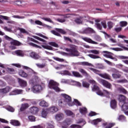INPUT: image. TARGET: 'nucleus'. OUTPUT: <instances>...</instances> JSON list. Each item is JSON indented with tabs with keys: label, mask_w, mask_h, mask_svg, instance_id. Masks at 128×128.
<instances>
[{
	"label": "nucleus",
	"mask_w": 128,
	"mask_h": 128,
	"mask_svg": "<svg viewBox=\"0 0 128 128\" xmlns=\"http://www.w3.org/2000/svg\"><path fill=\"white\" fill-rule=\"evenodd\" d=\"M33 38H36V40H40V42H41L34 38L31 39L32 42H36V44H42V47L43 48H45L46 50H52V46L46 45L48 44V42H46V40L38 36H33Z\"/></svg>",
	"instance_id": "f257e3e1"
},
{
	"label": "nucleus",
	"mask_w": 128,
	"mask_h": 128,
	"mask_svg": "<svg viewBox=\"0 0 128 128\" xmlns=\"http://www.w3.org/2000/svg\"><path fill=\"white\" fill-rule=\"evenodd\" d=\"M65 50L68 52H64V56H78L80 54V52L78 51V49L76 46H70V48H66Z\"/></svg>",
	"instance_id": "f03ea898"
},
{
	"label": "nucleus",
	"mask_w": 128,
	"mask_h": 128,
	"mask_svg": "<svg viewBox=\"0 0 128 128\" xmlns=\"http://www.w3.org/2000/svg\"><path fill=\"white\" fill-rule=\"evenodd\" d=\"M63 99L66 102V104L69 106H74V103L72 101V97L66 94H62Z\"/></svg>",
	"instance_id": "7ed1b4c3"
},
{
	"label": "nucleus",
	"mask_w": 128,
	"mask_h": 128,
	"mask_svg": "<svg viewBox=\"0 0 128 128\" xmlns=\"http://www.w3.org/2000/svg\"><path fill=\"white\" fill-rule=\"evenodd\" d=\"M48 86L50 88H52L56 92H60V89L58 88V84L54 80H50L49 82Z\"/></svg>",
	"instance_id": "20e7f679"
},
{
	"label": "nucleus",
	"mask_w": 128,
	"mask_h": 128,
	"mask_svg": "<svg viewBox=\"0 0 128 128\" xmlns=\"http://www.w3.org/2000/svg\"><path fill=\"white\" fill-rule=\"evenodd\" d=\"M89 54H88V56L90 58H93L96 60V58H100V57L98 56H96V54H100V51L96 50H90L88 51Z\"/></svg>",
	"instance_id": "39448f33"
},
{
	"label": "nucleus",
	"mask_w": 128,
	"mask_h": 128,
	"mask_svg": "<svg viewBox=\"0 0 128 128\" xmlns=\"http://www.w3.org/2000/svg\"><path fill=\"white\" fill-rule=\"evenodd\" d=\"M72 124V120L70 118H66L62 122L58 123V126H61L62 128H68V126Z\"/></svg>",
	"instance_id": "423d86ee"
},
{
	"label": "nucleus",
	"mask_w": 128,
	"mask_h": 128,
	"mask_svg": "<svg viewBox=\"0 0 128 128\" xmlns=\"http://www.w3.org/2000/svg\"><path fill=\"white\" fill-rule=\"evenodd\" d=\"M102 54H103L104 56H105V58H110L111 60H114V62L118 61V59L114 56V54L108 52V51H103L102 52Z\"/></svg>",
	"instance_id": "0eeeda50"
},
{
	"label": "nucleus",
	"mask_w": 128,
	"mask_h": 128,
	"mask_svg": "<svg viewBox=\"0 0 128 128\" xmlns=\"http://www.w3.org/2000/svg\"><path fill=\"white\" fill-rule=\"evenodd\" d=\"M99 82H100V84H102L104 86H105V88H109L110 90L112 88V84L104 79H100Z\"/></svg>",
	"instance_id": "6e6552de"
},
{
	"label": "nucleus",
	"mask_w": 128,
	"mask_h": 128,
	"mask_svg": "<svg viewBox=\"0 0 128 128\" xmlns=\"http://www.w3.org/2000/svg\"><path fill=\"white\" fill-rule=\"evenodd\" d=\"M118 100L119 102V106H120L122 102L123 104L128 101V98L126 96L122 94H120L118 98Z\"/></svg>",
	"instance_id": "1a4fd4ad"
},
{
	"label": "nucleus",
	"mask_w": 128,
	"mask_h": 128,
	"mask_svg": "<svg viewBox=\"0 0 128 128\" xmlns=\"http://www.w3.org/2000/svg\"><path fill=\"white\" fill-rule=\"evenodd\" d=\"M42 90V87L40 84L34 85L32 88V90L34 93L40 92Z\"/></svg>",
	"instance_id": "9d476101"
},
{
	"label": "nucleus",
	"mask_w": 128,
	"mask_h": 128,
	"mask_svg": "<svg viewBox=\"0 0 128 128\" xmlns=\"http://www.w3.org/2000/svg\"><path fill=\"white\" fill-rule=\"evenodd\" d=\"M92 92H97L96 94H98V96H104V93L100 90V88H98L96 84L93 85V87H92Z\"/></svg>",
	"instance_id": "9b49d317"
},
{
	"label": "nucleus",
	"mask_w": 128,
	"mask_h": 128,
	"mask_svg": "<svg viewBox=\"0 0 128 128\" xmlns=\"http://www.w3.org/2000/svg\"><path fill=\"white\" fill-rule=\"evenodd\" d=\"M10 44H12L10 46L12 50H16V46H20L22 43L16 40H12V42H10Z\"/></svg>",
	"instance_id": "f8f14e48"
},
{
	"label": "nucleus",
	"mask_w": 128,
	"mask_h": 128,
	"mask_svg": "<svg viewBox=\"0 0 128 128\" xmlns=\"http://www.w3.org/2000/svg\"><path fill=\"white\" fill-rule=\"evenodd\" d=\"M30 56L32 58H34V60H40V56L38 53L36 52H32L29 54Z\"/></svg>",
	"instance_id": "ddd939ff"
},
{
	"label": "nucleus",
	"mask_w": 128,
	"mask_h": 128,
	"mask_svg": "<svg viewBox=\"0 0 128 128\" xmlns=\"http://www.w3.org/2000/svg\"><path fill=\"white\" fill-rule=\"evenodd\" d=\"M18 82L20 86H21L22 88H26V86H28V83L26 82V81L22 79L18 78Z\"/></svg>",
	"instance_id": "4468645a"
},
{
	"label": "nucleus",
	"mask_w": 128,
	"mask_h": 128,
	"mask_svg": "<svg viewBox=\"0 0 128 128\" xmlns=\"http://www.w3.org/2000/svg\"><path fill=\"white\" fill-rule=\"evenodd\" d=\"M82 40H84V42H88L89 44H98V42L92 40L88 37L82 38Z\"/></svg>",
	"instance_id": "2eb2a0df"
},
{
	"label": "nucleus",
	"mask_w": 128,
	"mask_h": 128,
	"mask_svg": "<svg viewBox=\"0 0 128 128\" xmlns=\"http://www.w3.org/2000/svg\"><path fill=\"white\" fill-rule=\"evenodd\" d=\"M64 114H62V113H58V114H57L55 116V119L58 122H60V120H64Z\"/></svg>",
	"instance_id": "dca6fc26"
},
{
	"label": "nucleus",
	"mask_w": 128,
	"mask_h": 128,
	"mask_svg": "<svg viewBox=\"0 0 128 128\" xmlns=\"http://www.w3.org/2000/svg\"><path fill=\"white\" fill-rule=\"evenodd\" d=\"M123 112H126V110H128V101L124 102L123 104H121L120 106Z\"/></svg>",
	"instance_id": "f3484780"
},
{
	"label": "nucleus",
	"mask_w": 128,
	"mask_h": 128,
	"mask_svg": "<svg viewBox=\"0 0 128 128\" xmlns=\"http://www.w3.org/2000/svg\"><path fill=\"white\" fill-rule=\"evenodd\" d=\"M23 68H24V70H26L29 74H36V72L34 71V70H32V69L30 68L29 67H28L26 66H23Z\"/></svg>",
	"instance_id": "a211bd4d"
},
{
	"label": "nucleus",
	"mask_w": 128,
	"mask_h": 128,
	"mask_svg": "<svg viewBox=\"0 0 128 128\" xmlns=\"http://www.w3.org/2000/svg\"><path fill=\"white\" fill-rule=\"evenodd\" d=\"M48 112H53L54 114V112H58V108L55 106H52L48 108Z\"/></svg>",
	"instance_id": "6ab92c4d"
},
{
	"label": "nucleus",
	"mask_w": 128,
	"mask_h": 128,
	"mask_svg": "<svg viewBox=\"0 0 128 128\" xmlns=\"http://www.w3.org/2000/svg\"><path fill=\"white\" fill-rule=\"evenodd\" d=\"M22 92H24V90H22L16 89L12 92V96H16V94H22Z\"/></svg>",
	"instance_id": "aec40b11"
},
{
	"label": "nucleus",
	"mask_w": 128,
	"mask_h": 128,
	"mask_svg": "<svg viewBox=\"0 0 128 128\" xmlns=\"http://www.w3.org/2000/svg\"><path fill=\"white\" fill-rule=\"evenodd\" d=\"M98 74L102 78H105L106 80H110V76L108 74V73L99 74Z\"/></svg>",
	"instance_id": "412c9836"
},
{
	"label": "nucleus",
	"mask_w": 128,
	"mask_h": 128,
	"mask_svg": "<svg viewBox=\"0 0 128 128\" xmlns=\"http://www.w3.org/2000/svg\"><path fill=\"white\" fill-rule=\"evenodd\" d=\"M10 124L14 126H20V122L18 120H11Z\"/></svg>",
	"instance_id": "4be33fe9"
},
{
	"label": "nucleus",
	"mask_w": 128,
	"mask_h": 128,
	"mask_svg": "<svg viewBox=\"0 0 128 128\" xmlns=\"http://www.w3.org/2000/svg\"><path fill=\"white\" fill-rule=\"evenodd\" d=\"M66 104H67L66 102L63 98L58 100V106H61V108H64Z\"/></svg>",
	"instance_id": "5701e85b"
},
{
	"label": "nucleus",
	"mask_w": 128,
	"mask_h": 128,
	"mask_svg": "<svg viewBox=\"0 0 128 128\" xmlns=\"http://www.w3.org/2000/svg\"><path fill=\"white\" fill-rule=\"evenodd\" d=\"M10 87L6 86L4 88L0 89V94H6L8 92H10Z\"/></svg>",
	"instance_id": "b1692460"
},
{
	"label": "nucleus",
	"mask_w": 128,
	"mask_h": 128,
	"mask_svg": "<svg viewBox=\"0 0 128 128\" xmlns=\"http://www.w3.org/2000/svg\"><path fill=\"white\" fill-rule=\"evenodd\" d=\"M40 106H42L43 108H48V103L45 100H42L39 103Z\"/></svg>",
	"instance_id": "393cba45"
},
{
	"label": "nucleus",
	"mask_w": 128,
	"mask_h": 128,
	"mask_svg": "<svg viewBox=\"0 0 128 128\" xmlns=\"http://www.w3.org/2000/svg\"><path fill=\"white\" fill-rule=\"evenodd\" d=\"M94 32V30L92 28H88L84 30V34H92Z\"/></svg>",
	"instance_id": "a878e982"
},
{
	"label": "nucleus",
	"mask_w": 128,
	"mask_h": 128,
	"mask_svg": "<svg viewBox=\"0 0 128 128\" xmlns=\"http://www.w3.org/2000/svg\"><path fill=\"white\" fill-rule=\"evenodd\" d=\"M119 92H123V94H128V91L124 89V88H122V86H119L117 88Z\"/></svg>",
	"instance_id": "bb28decb"
},
{
	"label": "nucleus",
	"mask_w": 128,
	"mask_h": 128,
	"mask_svg": "<svg viewBox=\"0 0 128 128\" xmlns=\"http://www.w3.org/2000/svg\"><path fill=\"white\" fill-rule=\"evenodd\" d=\"M65 114L66 116H72V118H74V112H72L70 110H65Z\"/></svg>",
	"instance_id": "cd10ccee"
},
{
	"label": "nucleus",
	"mask_w": 128,
	"mask_h": 128,
	"mask_svg": "<svg viewBox=\"0 0 128 128\" xmlns=\"http://www.w3.org/2000/svg\"><path fill=\"white\" fill-rule=\"evenodd\" d=\"M15 54H16V56H24V51L22 50H16Z\"/></svg>",
	"instance_id": "c85d7f7f"
},
{
	"label": "nucleus",
	"mask_w": 128,
	"mask_h": 128,
	"mask_svg": "<svg viewBox=\"0 0 128 128\" xmlns=\"http://www.w3.org/2000/svg\"><path fill=\"white\" fill-rule=\"evenodd\" d=\"M29 106H30V105H28V104H22V106L20 108V111L24 112V110H26V108H28Z\"/></svg>",
	"instance_id": "c756f323"
},
{
	"label": "nucleus",
	"mask_w": 128,
	"mask_h": 128,
	"mask_svg": "<svg viewBox=\"0 0 128 128\" xmlns=\"http://www.w3.org/2000/svg\"><path fill=\"white\" fill-rule=\"evenodd\" d=\"M48 110L46 109H43L42 112V118H46L48 114Z\"/></svg>",
	"instance_id": "7c9ffc66"
},
{
	"label": "nucleus",
	"mask_w": 128,
	"mask_h": 128,
	"mask_svg": "<svg viewBox=\"0 0 128 128\" xmlns=\"http://www.w3.org/2000/svg\"><path fill=\"white\" fill-rule=\"evenodd\" d=\"M79 72L86 78H88L90 76V75L86 72V70L82 68L79 69Z\"/></svg>",
	"instance_id": "2f4dec72"
},
{
	"label": "nucleus",
	"mask_w": 128,
	"mask_h": 128,
	"mask_svg": "<svg viewBox=\"0 0 128 128\" xmlns=\"http://www.w3.org/2000/svg\"><path fill=\"white\" fill-rule=\"evenodd\" d=\"M110 106L112 108L114 109L116 108V100H112L110 102Z\"/></svg>",
	"instance_id": "473e14b6"
},
{
	"label": "nucleus",
	"mask_w": 128,
	"mask_h": 128,
	"mask_svg": "<svg viewBox=\"0 0 128 128\" xmlns=\"http://www.w3.org/2000/svg\"><path fill=\"white\" fill-rule=\"evenodd\" d=\"M30 112L32 114H36L38 112V108L36 106L31 107L30 108Z\"/></svg>",
	"instance_id": "72a5a7b5"
},
{
	"label": "nucleus",
	"mask_w": 128,
	"mask_h": 128,
	"mask_svg": "<svg viewBox=\"0 0 128 128\" xmlns=\"http://www.w3.org/2000/svg\"><path fill=\"white\" fill-rule=\"evenodd\" d=\"M72 74L74 76H76V78H82V75L78 72L72 71Z\"/></svg>",
	"instance_id": "f704fd0d"
},
{
	"label": "nucleus",
	"mask_w": 128,
	"mask_h": 128,
	"mask_svg": "<svg viewBox=\"0 0 128 128\" xmlns=\"http://www.w3.org/2000/svg\"><path fill=\"white\" fill-rule=\"evenodd\" d=\"M19 75L22 78H26L28 76V74L22 70L19 71Z\"/></svg>",
	"instance_id": "c9c22d12"
},
{
	"label": "nucleus",
	"mask_w": 128,
	"mask_h": 128,
	"mask_svg": "<svg viewBox=\"0 0 128 128\" xmlns=\"http://www.w3.org/2000/svg\"><path fill=\"white\" fill-rule=\"evenodd\" d=\"M95 22H97L96 24L97 28H98V30H102V25L100 23H98L100 22V20H95Z\"/></svg>",
	"instance_id": "e433bc0d"
},
{
	"label": "nucleus",
	"mask_w": 128,
	"mask_h": 128,
	"mask_svg": "<svg viewBox=\"0 0 128 128\" xmlns=\"http://www.w3.org/2000/svg\"><path fill=\"white\" fill-rule=\"evenodd\" d=\"M118 72H119L112 74L113 78H120L122 76V75Z\"/></svg>",
	"instance_id": "4c0bfd02"
},
{
	"label": "nucleus",
	"mask_w": 128,
	"mask_h": 128,
	"mask_svg": "<svg viewBox=\"0 0 128 128\" xmlns=\"http://www.w3.org/2000/svg\"><path fill=\"white\" fill-rule=\"evenodd\" d=\"M104 94L106 96L107 98H110L112 96V92H110L106 90H104Z\"/></svg>",
	"instance_id": "58836bf2"
},
{
	"label": "nucleus",
	"mask_w": 128,
	"mask_h": 128,
	"mask_svg": "<svg viewBox=\"0 0 128 128\" xmlns=\"http://www.w3.org/2000/svg\"><path fill=\"white\" fill-rule=\"evenodd\" d=\"M48 44H49V46H54V48H58V44L55 42H49L48 44H47L46 46H48Z\"/></svg>",
	"instance_id": "ea45409f"
},
{
	"label": "nucleus",
	"mask_w": 128,
	"mask_h": 128,
	"mask_svg": "<svg viewBox=\"0 0 128 128\" xmlns=\"http://www.w3.org/2000/svg\"><path fill=\"white\" fill-rule=\"evenodd\" d=\"M79 110L82 114H86V108H80Z\"/></svg>",
	"instance_id": "a19ab883"
},
{
	"label": "nucleus",
	"mask_w": 128,
	"mask_h": 128,
	"mask_svg": "<svg viewBox=\"0 0 128 128\" xmlns=\"http://www.w3.org/2000/svg\"><path fill=\"white\" fill-rule=\"evenodd\" d=\"M55 30L57 32H58L62 34H66V32L62 28H56Z\"/></svg>",
	"instance_id": "79ce46f5"
},
{
	"label": "nucleus",
	"mask_w": 128,
	"mask_h": 128,
	"mask_svg": "<svg viewBox=\"0 0 128 128\" xmlns=\"http://www.w3.org/2000/svg\"><path fill=\"white\" fill-rule=\"evenodd\" d=\"M117 82H118V84H126L128 82V81L126 79H122L117 80Z\"/></svg>",
	"instance_id": "37998d69"
},
{
	"label": "nucleus",
	"mask_w": 128,
	"mask_h": 128,
	"mask_svg": "<svg viewBox=\"0 0 128 128\" xmlns=\"http://www.w3.org/2000/svg\"><path fill=\"white\" fill-rule=\"evenodd\" d=\"M102 122V119L100 118H97L96 120H94L92 121V122L94 124V126H96V124H98V122Z\"/></svg>",
	"instance_id": "c03bdc74"
},
{
	"label": "nucleus",
	"mask_w": 128,
	"mask_h": 128,
	"mask_svg": "<svg viewBox=\"0 0 128 128\" xmlns=\"http://www.w3.org/2000/svg\"><path fill=\"white\" fill-rule=\"evenodd\" d=\"M42 20H45L46 22H50L51 24H54V22L50 18H42Z\"/></svg>",
	"instance_id": "a18cd8bd"
},
{
	"label": "nucleus",
	"mask_w": 128,
	"mask_h": 128,
	"mask_svg": "<svg viewBox=\"0 0 128 128\" xmlns=\"http://www.w3.org/2000/svg\"><path fill=\"white\" fill-rule=\"evenodd\" d=\"M74 104H76L77 106H82V103L80 102L78 100H74Z\"/></svg>",
	"instance_id": "49530a36"
},
{
	"label": "nucleus",
	"mask_w": 128,
	"mask_h": 128,
	"mask_svg": "<svg viewBox=\"0 0 128 128\" xmlns=\"http://www.w3.org/2000/svg\"><path fill=\"white\" fill-rule=\"evenodd\" d=\"M120 26L122 28L124 26H128V22L126 21H122L120 22Z\"/></svg>",
	"instance_id": "de8ad7c7"
},
{
	"label": "nucleus",
	"mask_w": 128,
	"mask_h": 128,
	"mask_svg": "<svg viewBox=\"0 0 128 128\" xmlns=\"http://www.w3.org/2000/svg\"><path fill=\"white\" fill-rule=\"evenodd\" d=\"M80 64L82 66H92V64L86 62H81Z\"/></svg>",
	"instance_id": "09e8293b"
},
{
	"label": "nucleus",
	"mask_w": 128,
	"mask_h": 128,
	"mask_svg": "<svg viewBox=\"0 0 128 128\" xmlns=\"http://www.w3.org/2000/svg\"><path fill=\"white\" fill-rule=\"evenodd\" d=\"M108 26L109 30H111L114 26V23H112V22H108Z\"/></svg>",
	"instance_id": "8fccbe9b"
},
{
	"label": "nucleus",
	"mask_w": 128,
	"mask_h": 128,
	"mask_svg": "<svg viewBox=\"0 0 128 128\" xmlns=\"http://www.w3.org/2000/svg\"><path fill=\"white\" fill-rule=\"evenodd\" d=\"M75 22L80 24H82V18H77L74 20Z\"/></svg>",
	"instance_id": "3c124183"
},
{
	"label": "nucleus",
	"mask_w": 128,
	"mask_h": 128,
	"mask_svg": "<svg viewBox=\"0 0 128 128\" xmlns=\"http://www.w3.org/2000/svg\"><path fill=\"white\" fill-rule=\"evenodd\" d=\"M30 46H34V48H42V47L40 46H38L36 45L35 44H34L32 42H30L29 43Z\"/></svg>",
	"instance_id": "603ef678"
},
{
	"label": "nucleus",
	"mask_w": 128,
	"mask_h": 128,
	"mask_svg": "<svg viewBox=\"0 0 128 128\" xmlns=\"http://www.w3.org/2000/svg\"><path fill=\"white\" fill-rule=\"evenodd\" d=\"M62 74L63 76H72V74L69 72V71L66 70H63V73Z\"/></svg>",
	"instance_id": "864d4df0"
},
{
	"label": "nucleus",
	"mask_w": 128,
	"mask_h": 128,
	"mask_svg": "<svg viewBox=\"0 0 128 128\" xmlns=\"http://www.w3.org/2000/svg\"><path fill=\"white\" fill-rule=\"evenodd\" d=\"M30 84H36V76L34 77V78L30 80Z\"/></svg>",
	"instance_id": "5fc2aeb1"
},
{
	"label": "nucleus",
	"mask_w": 128,
	"mask_h": 128,
	"mask_svg": "<svg viewBox=\"0 0 128 128\" xmlns=\"http://www.w3.org/2000/svg\"><path fill=\"white\" fill-rule=\"evenodd\" d=\"M12 18H19V19H22V20L24 18V16H20L18 15H14L12 16Z\"/></svg>",
	"instance_id": "6e6d98bb"
},
{
	"label": "nucleus",
	"mask_w": 128,
	"mask_h": 128,
	"mask_svg": "<svg viewBox=\"0 0 128 128\" xmlns=\"http://www.w3.org/2000/svg\"><path fill=\"white\" fill-rule=\"evenodd\" d=\"M28 118V120L30 122H34L36 120V117H34V116H30Z\"/></svg>",
	"instance_id": "4d7b16f0"
},
{
	"label": "nucleus",
	"mask_w": 128,
	"mask_h": 128,
	"mask_svg": "<svg viewBox=\"0 0 128 128\" xmlns=\"http://www.w3.org/2000/svg\"><path fill=\"white\" fill-rule=\"evenodd\" d=\"M71 128H82V126L78 124H72L70 126Z\"/></svg>",
	"instance_id": "13d9d810"
},
{
	"label": "nucleus",
	"mask_w": 128,
	"mask_h": 128,
	"mask_svg": "<svg viewBox=\"0 0 128 128\" xmlns=\"http://www.w3.org/2000/svg\"><path fill=\"white\" fill-rule=\"evenodd\" d=\"M52 34H54L55 36H60V33L56 32V31L53 30L51 31Z\"/></svg>",
	"instance_id": "bf43d9fd"
},
{
	"label": "nucleus",
	"mask_w": 128,
	"mask_h": 128,
	"mask_svg": "<svg viewBox=\"0 0 128 128\" xmlns=\"http://www.w3.org/2000/svg\"><path fill=\"white\" fill-rule=\"evenodd\" d=\"M102 26L104 28H108V26H106V21H102L101 22Z\"/></svg>",
	"instance_id": "052dcab7"
},
{
	"label": "nucleus",
	"mask_w": 128,
	"mask_h": 128,
	"mask_svg": "<svg viewBox=\"0 0 128 128\" xmlns=\"http://www.w3.org/2000/svg\"><path fill=\"white\" fill-rule=\"evenodd\" d=\"M110 50H115V52H120L122 50L120 48H110Z\"/></svg>",
	"instance_id": "680f3d73"
},
{
	"label": "nucleus",
	"mask_w": 128,
	"mask_h": 128,
	"mask_svg": "<svg viewBox=\"0 0 128 128\" xmlns=\"http://www.w3.org/2000/svg\"><path fill=\"white\" fill-rule=\"evenodd\" d=\"M118 120H124L126 117L124 115L120 116L118 118Z\"/></svg>",
	"instance_id": "e2e57ef3"
},
{
	"label": "nucleus",
	"mask_w": 128,
	"mask_h": 128,
	"mask_svg": "<svg viewBox=\"0 0 128 128\" xmlns=\"http://www.w3.org/2000/svg\"><path fill=\"white\" fill-rule=\"evenodd\" d=\"M0 18H2V20H10V17L8 16H4L2 15H0Z\"/></svg>",
	"instance_id": "0e129e2a"
},
{
	"label": "nucleus",
	"mask_w": 128,
	"mask_h": 128,
	"mask_svg": "<svg viewBox=\"0 0 128 128\" xmlns=\"http://www.w3.org/2000/svg\"><path fill=\"white\" fill-rule=\"evenodd\" d=\"M82 86L84 88H88L90 86V84L86 82H82Z\"/></svg>",
	"instance_id": "69168bd1"
},
{
	"label": "nucleus",
	"mask_w": 128,
	"mask_h": 128,
	"mask_svg": "<svg viewBox=\"0 0 128 128\" xmlns=\"http://www.w3.org/2000/svg\"><path fill=\"white\" fill-rule=\"evenodd\" d=\"M48 126H47V128H54V123L52 124L50 123L48 124Z\"/></svg>",
	"instance_id": "338daca9"
},
{
	"label": "nucleus",
	"mask_w": 128,
	"mask_h": 128,
	"mask_svg": "<svg viewBox=\"0 0 128 128\" xmlns=\"http://www.w3.org/2000/svg\"><path fill=\"white\" fill-rule=\"evenodd\" d=\"M32 128H44V126H42V125H38L36 126H33Z\"/></svg>",
	"instance_id": "774afa93"
}]
</instances>
